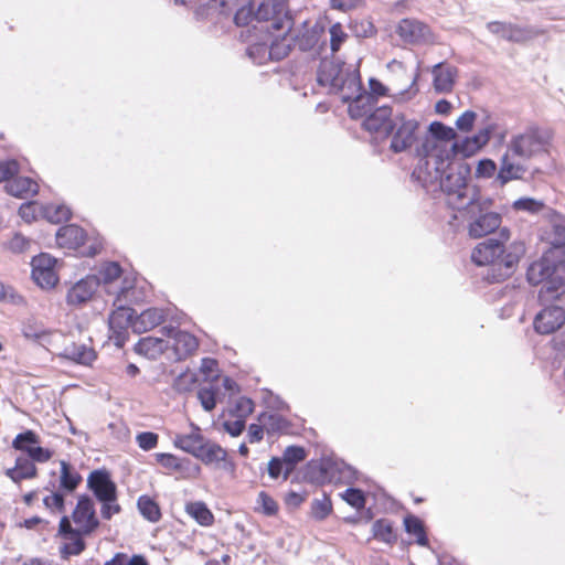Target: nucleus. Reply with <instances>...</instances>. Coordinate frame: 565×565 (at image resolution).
<instances>
[{
	"label": "nucleus",
	"instance_id": "nucleus-1",
	"mask_svg": "<svg viewBox=\"0 0 565 565\" xmlns=\"http://www.w3.org/2000/svg\"><path fill=\"white\" fill-rule=\"evenodd\" d=\"M415 173L425 186L438 183L447 204L454 210L461 211L467 205L481 203L478 186L470 182L469 164L452 162L449 151L433 149L427 161L419 163Z\"/></svg>",
	"mask_w": 565,
	"mask_h": 565
},
{
	"label": "nucleus",
	"instance_id": "nucleus-2",
	"mask_svg": "<svg viewBox=\"0 0 565 565\" xmlns=\"http://www.w3.org/2000/svg\"><path fill=\"white\" fill-rule=\"evenodd\" d=\"M499 236V239L492 237L484 239L471 253V260L476 265L489 266L486 278L490 282L509 278L524 252L522 244L505 245L510 238V232L507 228H501Z\"/></svg>",
	"mask_w": 565,
	"mask_h": 565
},
{
	"label": "nucleus",
	"instance_id": "nucleus-3",
	"mask_svg": "<svg viewBox=\"0 0 565 565\" xmlns=\"http://www.w3.org/2000/svg\"><path fill=\"white\" fill-rule=\"evenodd\" d=\"M526 278L533 286L543 284L539 292L542 302L558 299L564 292L565 262L550 250L529 266Z\"/></svg>",
	"mask_w": 565,
	"mask_h": 565
},
{
	"label": "nucleus",
	"instance_id": "nucleus-4",
	"mask_svg": "<svg viewBox=\"0 0 565 565\" xmlns=\"http://www.w3.org/2000/svg\"><path fill=\"white\" fill-rule=\"evenodd\" d=\"M317 82L329 93L340 94L342 99L352 97L361 89L360 74L355 68L344 67L343 63L328 58L319 64Z\"/></svg>",
	"mask_w": 565,
	"mask_h": 565
},
{
	"label": "nucleus",
	"instance_id": "nucleus-5",
	"mask_svg": "<svg viewBox=\"0 0 565 565\" xmlns=\"http://www.w3.org/2000/svg\"><path fill=\"white\" fill-rule=\"evenodd\" d=\"M551 135L539 127H529L523 132L515 134L507 145L509 153L520 160H530L547 150Z\"/></svg>",
	"mask_w": 565,
	"mask_h": 565
},
{
	"label": "nucleus",
	"instance_id": "nucleus-6",
	"mask_svg": "<svg viewBox=\"0 0 565 565\" xmlns=\"http://www.w3.org/2000/svg\"><path fill=\"white\" fill-rule=\"evenodd\" d=\"M255 15L257 23H265L259 29L257 25H253V29L259 33L266 32L267 26L269 31L292 30L294 20L288 10L287 0H263L256 9Z\"/></svg>",
	"mask_w": 565,
	"mask_h": 565
},
{
	"label": "nucleus",
	"instance_id": "nucleus-7",
	"mask_svg": "<svg viewBox=\"0 0 565 565\" xmlns=\"http://www.w3.org/2000/svg\"><path fill=\"white\" fill-rule=\"evenodd\" d=\"M479 202L481 203L477 206L471 204L463 209L471 218L468 234L472 238H480L491 234L501 225V215L489 210L491 200L481 195Z\"/></svg>",
	"mask_w": 565,
	"mask_h": 565
},
{
	"label": "nucleus",
	"instance_id": "nucleus-8",
	"mask_svg": "<svg viewBox=\"0 0 565 565\" xmlns=\"http://www.w3.org/2000/svg\"><path fill=\"white\" fill-rule=\"evenodd\" d=\"M419 122L416 119L406 118L403 114H397L391 122L390 148L393 152L399 153L412 148V146L422 140L418 136Z\"/></svg>",
	"mask_w": 565,
	"mask_h": 565
},
{
	"label": "nucleus",
	"instance_id": "nucleus-9",
	"mask_svg": "<svg viewBox=\"0 0 565 565\" xmlns=\"http://www.w3.org/2000/svg\"><path fill=\"white\" fill-rule=\"evenodd\" d=\"M128 290L126 287H121L118 290H108L109 294H116L117 297L114 301L116 310H114L109 318V329L113 332V338L117 347H122L126 341V333L129 327L132 328L135 321L136 311L132 308L125 307L120 303L121 296Z\"/></svg>",
	"mask_w": 565,
	"mask_h": 565
},
{
	"label": "nucleus",
	"instance_id": "nucleus-10",
	"mask_svg": "<svg viewBox=\"0 0 565 565\" xmlns=\"http://www.w3.org/2000/svg\"><path fill=\"white\" fill-rule=\"evenodd\" d=\"M457 134L451 127L439 121L431 122L428 128V134L424 136L420 146L416 148V154L420 158L419 163L427 161L428 154L433 149L449 151L446 143L454 140Z\"/></svg>",
	"mask_w": 565,
	"mask_h": 565
},
{
	"label": "nucleus",
	"instance_id": "nucleus-11",
	"mask_svg": "<svg viewBox=\"0 0 565 565\" xmlns=\"http://www.w3.org/2000/svg\"><path fill=\"white\" fill-rule=\"evenodd\" d=\"M56 259L49 254H40L32 259V278L41 288H53L58 277L55 273Z\"/></svg>",
	"mask_w": 565,
	"mask_h": 565
},
{
	"label": "nucleus",
	"instance_id": "nucleus-12",
	"mask_svg": "<svg viewBox=\"0 0 565 565\" xmlns=\"http://www.w3.org/2000/svg\"><path fill=\"white\" fill-rule=\"evenodd\" d=\"M72 519L79 532L84 535L90 534L98 527L99 521L96 516L92 498L88 495H81L78 498L77 504L72 513Z\"/></svg>",
	"mask_w": 565,
	"mask_h": 565
},
{
	"label": "nucleus",
	"instance_id": "nucleus-13",
	"mask_svg": "<svg viewBox=\"0 0 565 565\" xmlns=\"http://www.w3.org/2000/svg\"><path fill=\"white\" fill-rule=\"evenodd\" d=\"M160 332L163 337L172 339V349L177 360L186 359L193 354L199 347V342L193 334L175 329L172 326L162 327Z\"/></svg>",
	"mask_w": 565,
	"mask_h": 565
},
{
	"label": "nucleus",
	"instance_id": "nucleus-14",
	"mask_svg": "<svg viewBox=\"0 0 565 565\" xmlns=\"http://www.w3.org/2000/svg\"><path fill=\"white\" fill-rule=\"evenodd\" d=\"M87 487L98 501H116L117 488L106 470H94L87 478Z\"/></svg>",
	"mask_w": 565,
	"mask_h": 565
},
{
	"label": "nucleus",
	"instance_id": "nucleus-15",
	"mask_svg": "<svg viewBox=\"0 0 565 565\" xmlns=\"http://www.w3.org/2000/svg\"><path fill=\"white\" fill-rule=\"evenodd\" d=\"M99 287V279L96 275H89L75 282L67 291L66 302L68 306L81 307L88 302Z\"/></svg>",
	"mask_w": 565,
	"mask_h": 565
},
{
	"label": "nucleus",
	"instance_id": "nucleus-16",
	"mask_svg": "<svg viewBox=\"0 0 565 565\" xmlns=\"http://www.w3.org/2000/svg\"><path fill=\"white\" fill-rule=\"evenodd\" d=\"M565 323V310L559 306H548L542 309L534 319V329L537 333L550 334Z\"/></svg>",
	"mask_w": 565,
	"mask_h": 565
},
{
	"label": "nucleus",
	"instance_id": "nucleus-17",
	"mask_svg": "<svg viewBox=\"0 0 565 565\" xmlns=\"http://www.w3.org/2000/svg\"><path fill=\"white\" fill-rule=\"evenodd\" d=\"M223 14H234V23L237 26H248L256 21L252 0H225L221 2Z\"/></svg>",
	"mask_w": 565,
	"mask_h": 565
},
{
	"label": "nucleus",
	"instance_id": "nucleus-18",
	"mask_svg": "<svg viewBox=\"0 0 565 565\" xmlns=\"http://www.w3.org/2000/svg\"><path fill=\"white\" fill-rule=\"evenodd\" d=\"M397 32L405 42L411 44H420L431 41L429 26L418 20L403 19L397 26Z\"/></svg>",
	"mask_w": 565,
	"mask_h": 565
},
{
	"label": "nucleus",
	"instance_id": "nucleus-19",
	"mask_svg": "<svg viewBox=\"0 0 565 565\" xmlns=\"http://www.w3.org/2000/svg\"><path fill=\"white\" fill-rule=\"evenodd\" d=\"M264 33L268 40L269 57H271V61L278 62L288 56L292 47V35H290V31H269V28L267 26L266 32Z\"/></svg>",
	"mask_w": 565,
	"mask_h": 565
},
{
	"label": "nucleus",
	"instance_id": "nucleus-20",
	"mask_svg": "<svg viewBox=\"0 0 565 565\" xmlns=\"http://www.w3.org/2000/svg\"><path fill=\"white\" fill-rule=\"evenodd\" d=\"M492 128L486 127L480 129L477 135L467 137L461 141H455L449 149L450 157L452 154H460L462 157H470L475 154L479 149L488 143Z\"/></svg>",
	"mask_w": 565,
	"mask_h": 565
},
{
	"label": "nucleus",
	"instance_id": "nucleus-21",
	"mask_svg": "<svg viewBox=\"0 0 565 565\" xmlns=\"http://www.w3.org/2000/svg\"><path fill=\"white\" fill-rule=\"evenodd\" d=\"M526 171V167L520 162V159L516 156L509 153V150H505L500 161L497 180L501 185H504L512 180L522 179Z\"/></svg>",
	"mask_w": 565,
	"mask_h": 565
},
{
	"label": "nucleus",
	"instance_id": "nucleus-22",
	"mask_svg": "<svg viewBox=\"0 0 565 565\" xmlns=\"http://www.w3.org/2000/svg\"><path fill=\"white\" fill-rule=\"evenodd\" d=\"M431 73L433 86L437 93L446 94L452 90L458 74L457 67L441 62L433 66Z\"/></svg>",
	"mask_w": 565,
	"mask_h": 565
},
{
	"label": "nucleus",
	"instance_id": "nucleus-23",
	"mask_svg": "<svg viewBox=\"0 0 565 565\" xmlns=\"http://www.w3.org/2000/svg\"><path fill=\"white\" fill-rule=\"evenodd\" d=\"M62 344L61 350L57 351V355L63 359L83 365H89L96 359L95 351L86 344L75 342L67 343V341Z\"/></svg>",
	"mask_w": 565,
	"mask_h": 565
},
{
	"label": "nucleus",
	"instance_id": "nucleus-24",
	"mask_svg": "<svg viewBox=\"0 0 565 565\" xmlns=\"http://www.w3.org/2000/svg\"><path fill=\"white\" fill-rule=\"evenodd\" d=\"M342 100L344 103H349V114L353 119L366 118L376 104V98L364 92L362 88L352 94V97Z\"/></svg>",
	"mask_w": 565,
	"mask_h": 565
},
{
	"label": "nucleus",
	"instance_id": "nucleus-25",
	"mask_svg": "<svg viewBox=\"0 0 565 565\" xmlns=\"http://www.w3.org/2000/svg\"><path fill=\"white\" fill-rule=\"evenodd\" d=\"M393 117L394 116H392L391 107H376L366 116V118H364L363 127L367 131L372 132H388V130L391 129V122L393 121Z\"/></svg>",
	"mask_w": 565,
	"mask_h": 565
},
{
	"label": "nucleus",
	"instance_id": "nucleus-26",
	"mask_svg": "<svg viewBox=\"0 0 565 565\" xmlns=\"http://www.w3.org/2000/svg\"><path fill=\"white\" fill-rule=\"evenodd\" d=\"M85 232L75 224L62 226L56 232V243L62 248L77 249L85 241Z\"/></svg>",
	"mask_w": 565,
	"mask_h": 565
},
{
	"label": "nucleus",
	"instance_id": "nucleus-27",
	"mask_svg": "<svg viewBox=\"0 0 565 565\" xmlns=\"http://www.w3.org/2000/svg\"><path fill=\"white\" fill-rule=\"evenodd\" d=\"M164 321V311L159 308H149L140 315H135L132 330L136 333L147 332Z\"/></svg>",
	"mask_w": 565,
	"mask_h": 565
},
{
	"label": "nucleus",
	"instance_id": "nucleus-28",
	"mask_svg": "<svg viewBox=\"0 0 565 565\" xmlns=\"http://www.w3.org/2000/svg\"><path fill=\"white\" fill-rule=\"evenodd\" d=\"M23 334L28 339H35L39 343L49 351L57 355V351L61 350V344L67 341V338L58 331H46L33 332L31 329H24Z\"/></svg>",
	"mask_w": 565,
	"mask_h": 565
},
{
	"label": "nucleus",
	"instance_id": "nucleus-29",
	"mask_svg": "<svg viewBox=\"0 0 565 565\" xmlns=\"http://www.w3.org/2000/svg\"><path fill=\"white\" fill-rule=\"evenodd\" d=\"M6 191L12 196L28 199L38 193L39 185L31 178L13 177L12 180L6 183Z\"/></svg>",
	"mask_w": 565,
	"mask_h": 565
},
{
	"label": "nucleus",
	"instance_id": "nucleus-30",
	"mask_svg": "<svg viewBox=\"0 0 565 565\" xmlns=\"http://www.w3.org/2000/svg\"><path fill=\"white\" fill-rule=\"evenodd\" d=\"M206 438L201 435L199 427H194L190 434L177 435L173 439V445L177 448L196 457V454L201 451Z\"/></svg>",
	"mask_w": 565,
	"mask_h": 565
},
{
	"label": "nucleus",
	"instance_id": "nucleus-31",
	"mask_svg": "<svg viewBox=\"0 0 565 565\" xmlns=\"http://www.w3.org/2000/svg\"><path fill=\"white\" fill-rule=\"evenodd\" d=\"M319 41V31L316 28H309V23L305 21L301 29L296 31L292 35V46H296L301 52H309L315 49Z\"/></svg>",
	"mask_w": 565,
	"mask_h": 565
},
{
	"label": "nucleus",
	"instance_id": "nucleus-32",
	"mask_svg": "<svg viewBox=\"0 0 565 565\" xmlns=\"http://www.w3.org/2000/svg\"><path fill=\"white\" fill-rule=\"evenodd\" d=\"M168 348L167 342L162 338L146 337L140 339L135 345L138 354L145 355L150 360L159 358Z\"/></svg>",
	"mask_w": 565,
	"mask_h": 565
},
{
	"label": "nucleus",
	"instance_id": "nucleus-33",
	"mask_svg": "<svg viewBox=\"0 0 565 565\" xmlns=\"http://www.w3.org/2000/svg\"><path fill=\"white\" fill-rule=\"evenodd\" d=\"M61 475H60V487L58 490L64 493H72L76 490L78 484L82 482V476L76 469L65 460L60 461Z\"/></svg>",
	"mask_w": 565,
	"mask_h": 565
},
{
	"label": "nucleus",
	"instance_id": "nucleus-34",
	"mask_svg": "<svg viewBox=\"0 0 565 565\" xmlns=\"http://www.w3.org/2000/svg\"><path fill=\"white\" fill-rule=\"evenodd\" d=\"M154 458L157 462L167 470L168 473L178 472L182 478L189 476L186 473L188 465L190 463L189 459L179 458L172 454L167 452H158L154 455Z\"/></svg>",
	"mask_w": 565,
	"mask_h": 565
},
{
	"label": "nucleus",
	"instance_id": "nucleus-35",
	"mask_svg": "<svg viewBox=\"0 0 565 565\" xmlns=\"http://www.w3.org/2000/svg\"><path fill=\"white\" fill-rule=\"evenodd\" d=\"M332 463L331 461H310L307 465L306 477L315 483L323 484L331 482L333 476L331 475Z\"/></svg>",
	"mask_w": 565,
	"mask_h": 565
},
{
	"label": "nucleus",
	"instance_id": "nucleus-36",
	"mask_svg": "<svg viewBox=\"0 0 565 565\" xmlns=\"http://www.w3.org/2000/svg\"><path fill=\"white\" fill-rule=\"evenodd\" d=\"M195 458L201 460L204 465H214L225 461L227 452L220 445L206 439Z\"/></svg>",
	"mask_w": 565,
	"mask_h": 565
},
{
	"label": "nucleus",
	"instance_id": "nucleus-37",
	"mask_svg": "<svg viewBox=\"0 0 565 565\" xmlns=\"http://www.w3.org/2000/svg\"><path fill=\"white\" fill-rule=\"evenodd\" d=\"M258 38L255 35V40H250V44L247 47V55L256 64H265L267 61H271L269 57V44L265 36V33H260Z\"/></svg>",
	"mask_w": 565,
	"mask_h": 565
},
{
	"label": "nucleus",
	"instance_id": "nucleus-38",
	"mask_svg": "<svg viewBox=\"0 0 565 565\" xmlns=\"http://www.w3.org/2000/svg\"><path fill=\"white\" fill-rule=\"evenodd\" d=\"M36 467L29 457H18L15 466L7 470V476L14 482L23 479L34 478L36 476Z\"/></svg>",
	"mask_w": 565,
	"mask_h": 565
},
{
	"label": "nucleus",
	"instance_id": "nucleus-39",
	"mask_svg": "<svg viewBox=\"0 0 565 565\" xmlns=\"http://www.w3.org/2000/svg\"><path fill=\"white\" fill-rule=\"evenodd\" d=\"M307 452L301 446H288L282 452V460L285 462L284 480H287L290 473L295 470L296 466L303 461Z\"/></svg>",
	"mask_w": 565,
	"mask_h": 565
},
{
	"label": "nucleus",
	"instance_id": "nucleus-40",
	"mask_svg": "<svg viewBox=\"0 0 565 565\" xmlns=\"http://www.w3.org/2000/svg\"><path fill=\"white\" fill-rule=\"evenodd\" d=\"M405 531L408 534H413L416 536V543L420 546H426L428 544V539L425 532L423 521L415 515H407L404 519Z\"/></svg>",
	"mask_w": 565,
	"mask_h": 565
},
{
	"label": "nucleus",
	"instance_id": "nucleus-41",
	"mask_svg": "<svg viewBox=\"0 0 565 565\" xmlns=\"http://www.w3.org/2000/svg\"><path fill=\"white\" fill-rule=\"evenodd\" d=\"M186 512L201 525L209 526L213 523L214 516L206 504L198 501L186 504Z\"/></svg>",
	"mask_w": 565,
	"mask_h": 565
},
{
	"label": "nucleus",
	"instance_id": "nucleus-42",
	"mask_svg": "<svg viewBox=\"0 0 565 565\" xmlns=\"http://www.w3.org/2000/svg\"><path fill=\"white\" fill-rule=\"evenodd\" d=\"M137 507H138V510L141 513V515L146 520L154 523L161 519L160 508L157 504V502L154 500H152L151 498H149L147 495H141L138 499Z\"/></svg>",
	"mask_w": 565,
	"mask_h": 565
},
{
	"label": "nucleus",
	"instance_id": "nucleus-43",
	"mask_svg": "<svg viewBox=\"0 0 565 565\" xmlns=\"http://www.w3.org/2000/svg\"><path fill=\"white\" fill-rule=\"evenodd\" d=\"M259 422L263 426L271 433H282L288 429V420L277 413H263L259 416Z\"/></svg>",
	"mask_w": 565,
	"mask_h": 565
},
{
	"label": "nucleus",
	"instance_id": "nucleus-44",
	"mask_svg": "<svg viewBox=\"0 0 565 565\" xmlns=\"http://www.w3.org/2000/svg\"><path fill=\"white\" fill-rule=\"evenodd\" d=\"M44 216L51 222V223H61L64 221L70 220L71 217V211L67 206L63 204H46L43 207Z\"/></svg>",
	"mask_w": 565,
	"mask_h": 565
},
{
	"label": "nucleus",
	"instance_id": "nucleus-45",
	"mask_svg": "<svg viewBox=\"0 0 565 565\" xmlns=\"http://www.w3.org/2000/svg\"><path fill=\"white\" fill-rule=\"evenodd\" d=\"M40 444V437L33 430H25L15 436L12 441V447L15 450L28 452L35 445Z\"/></svg>",
	"mask_w": 565,
	"mask_h": 565
},
{
	"label": "nucleus",
	"instance_id": "nucleus-46",
	"mask_svg": "<svg viewBox=\"0 0 565 565\" xmlns=\"http://www.w3.org/2000/svg\"><path fill=\"white\" fill-rule=\"evenodd\" d=\"M121 275V267L118 263L109 262L102 266L96 278L99 279V285H111L115 280L119 279Z\"/></svg>",
	"mask_w": 565,
	"mask_h": 565
},
{
	"label": "nucleus",
	"instance_id": "nucleus-47",
	"mask_svg": "<svg viewBox=\"0 0 565 565\" xmlns=\"http://www.w3.org/2000/svg\"><path fill=\"white\" fill-rule=\"evenodd\" d=\"M65 493L61 490L53 491L51 494L43 498V504L46 509L54 513L65 512Z\"/></svg>",
	"mask_w": 565,
	"mask_h": 565
},
{
	"label": "nucleus",
	"instance_id": "nucleus-48",
	"mask_svg": "<svg viewBox=\"0 0 565 565\" xmlns=\"http://www.w3.org/2000/svg\"><path fill=\"white\" fill-rule=\"evenodd\" d=\"M331 510V500L326 494L321 499H315L311 503V514L316 520L326 519Z\"/></svg>",
	"mask_w": 565,
	"mask_h": 565
},
{
	"label": "nucleus",
	"instance_id": "nucleus-49",
	"mask_svg": "<svg viewBox=\"0 0 565 565\" xmlns=\"http://www.w3.org/2000/svg\"><path fill=\"white\" fill-rule=\"evenodd\" d=\"M373 531H374L375 537L380 539L383 542L390 543L393 540H395L392 524L387 520L375 521L373 524Z\"/></svg>",
	"mask_w": 565,
	"mask_h": 565
},
{
	"label": "nucleus",
	"instance_id": "nucleus-50",
	"mask_svg": "<svg viewBox=\"0 0 565 565\" xmlns=\"http://www.w3.org/2000/svg\"><path fill=\"white\" fill-rule=\"evenodd\" d=\"M330 33V47L331 51L338 52L342 45V43L347 40L348 34L344 32L342 25L340 23H334L329 29Z\"/></svg>",
	"mask_w": 565,
	"mask_h": 565
},
{
	"label": "nucleus",
	"instance_id": "nucleus-51",
	"mask_svg": "<svg viewBox=\"0 0 565 565\" xmlns=\"http://www.w3.org/2000/svg\"><path fill=\"white\" fill-rule=\"evenodd\" d=\"M342 499L355 509H362L365 505V497L362 490L349 488L342 494Z\"/></svg>",
	"mask_w": 565,
	"mask_h": 565
},
{
	"label": "nucleus",
	"instance_id": "nucleus-52",
	"mask_svg": "<svg viewBox=\"0 0 565 565\" xmlns=\"http://www.w3.org/2000/svg\"><path fill=\"white\" fill-rule=\"evenodd\" d=\"M513 207L518 211L539 213L544 207V204L532 198H521L513 203Z\"/></svg>",
	"mask_w": 565,
	"mask_h": 565
},
{
	"label": "nucleus",
	"instance_id": "nucleus-53",
	"mask_svg": "<svg viewBox=\"0 0 565 565\" xmlns=\"http://www.w3.org/2000/svg\"><path fill=\"white\" fill-rule=\"evenodd\" d=\"M551 244L556 248L565 246V222L555 221L552 224Z\"/></svg>",
	"mask_w": 565,
	"mask_h": 565
},
{
	"label": "nucleus",
	"instance_id": "nucleus-54",
	"mask_svg": "<svg viewBox=\"0 0 565 565\" xmlns=\"http://www.w3.org/2000/svg\"><path fill=\"white\" fill-rule=\"evenodd\" d=\"M198 398L202 405V407L206 412H211L215 408L216 397L215 392L210 387H202L198 392Z\"/></svg>",
	"mask_w": 565,
	"mask_h": 565
},
{
	"label": "nucleus",
	"instance_id": "nucleus-55",
	"mask_svg": "<svg viewBox=\"0 0 565 565\" xmlns=\"http://www.w3.org/2000/svg\"><path fill=\"white\" fill-rule=\"evenodd\" d=\"M31 241L23 235L15 233L7 243L6 247L13 253H23L30 247Z\"/></svg>",
	"mask_w": 565,
	"mask_h": 565
},
{
	"label": "nucleus",
	"instance_id": "nucleus-56",
	"mask_svg": "<svg viewBox=\"0 0 565 565\" xmlns=\"http://www.w3.org/2000/svg\"><path fill=\"white\" fill-rule=\"evenodd\" d=\"M257 503L262 507L263 513L268 516L275 515L278 511L277 502L264 491L258 494Z\"/></svg>",
	"mask_w": 565,
	"mask_h": 565
},
{
	"label": "nucleus",
	"instance_id": "nucleus-57",
	"mask_svg": "<svg viewBox=\"0 0 565 565\" xmlns=\"http://www.w3.org/2000/svg\"><path fill=\"white\" fill-rule=\"evenodd\" d=\"M19 172V163L15 160L0 161V182H9Z\"/></svg>",
	"mask_w": 565,
	"mask_h": 565
},
{
	"label": "nucleus",
	"instance_id": "nucleus-58",
	"mask_svg": "<svg viewBox=\"0 0 565 565\" xmlns=\"http://www.w3.org/2000/svg\"><path fill=\"white\" fill-rule=\"evenodd\" d=\"M254 412V403L248 397H239L233 409L236 417L246 418Z\"/></svg>",
	"mask_w": 565,
	"mask_h": 565
},
{
	"label": "nucleus",
	"instance_id": "nucleus-59",
	"mask_svg": "<svg viewBox=\"0 0 565 565\" xmlns=\"http://www.w3.org/2000/svg\"><path fill=\"white\" fill-rule=\"evenodd\" d=\"M83 533L76 532L75 535H71L67 539L71 541L68 544L64 546V552L68 555H78L81 554L85 548V542L81 537Z\"/></svg>",
	"mask_w": 565,
	"mask_h": 565
},
{
	"label": "nucleus",
	"instance_id": "nucleus-60",
	"mask_svg": "<svg viewBox=\"0 0 565 565\" xmlns=\"http://www.w3.org/2000/svg\"><path fill=\"white\" fill-rule=\"evenodd\" d=\"M158 435L152 431H143L137 435L136 441L142 450H151L158 444Z\"/></svg>",
	"mask_w": 565,
	"mask_h": 565
},
{
	"label": "nucleus",
	"instance_id": "nucleus-61",
	"mask_svg": "<svg viewBox=\"0 0 565 565\" xmlns=\"http://www.w3.org/2000/svg\"><path fill=\"white\" fill-rule=\"evenodd\" d=\"M105 565H148V563L141 555H134L128 559L126 555L117 554L113 559L106 562Z\"/></svg>",
	"mask_w": 565,
	"mask_h": 565
},
{
	"label": "nucleus",
	"instance_id": "nucleus-62",
	"mask_svg": "<svg viewBox=\"0 0 565 565\" xmlns=\"http://www.w3.org/2000/svg\"><path fill=\"white\" fill-rule=\"evenodd\" d=\"M26 455L32 460V462H46L52 458L53 452L47 448L41 447L39 444L31 449H28Z\"/></svg>",
	"mask_w": 565,
	"mask_h": 565
},
{
	"label": "nucleus",
	"instance_id": "nucleus-63",
	"mask_svg": "<svg viewBox=\"0 0 565 565\" xmlns=\"http://www.w3.org/2000/svg\"><path fill=\"white\" fill-rule=\"evenodd\" d=\"M0 300L7 301L13 305H21L24 299L21 295L17 294L15 290L0 282Z\"/></svg>",
	"mask_w": 565,
	"mask_h": 565
},
{
	"label": "nucleus",
	"instance_id": "nucleus-64",
	"mask_svg": "<svg viewBox=\"0 0 565 565\" xmlns=\"http://www.w3.org/2000/svg\"><path fill=\"white\" fill-rule=\"evenodd\" d=\"M477 114L472 110H466L457 120L456 127L458 130L468 132L472 129L476 121Z\"/></svg>",
	"mask_w": 565,
	"mask_h": 565
}]
</instances>
